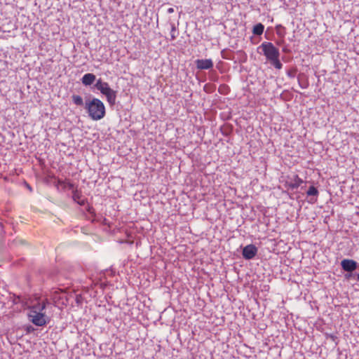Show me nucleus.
Returning a JSON list of instances; mask_svg holds the SVG:
<instances>
[{"mask_svg": "<svg viewBox=\"0 0 359 359\" xmlns=\"http://www.w3.org/2000/svg\"><path fill=\"white\" fill-rule=\"evenodd\" d=\"M46 309V302H39L32 306L29 312V320L36 326H43L47 323V317L44 310Z\"/></svg>", "mask_w": 359, "mask_h": 359, "instance_id": "f257e3e1", "label": "nucleus"}, {"mask_svg": "<svg viewBox=\"0 0 359 359\" xmlns=\"http://www.w3.org/2000/svg\"><path fill=\"white\" fill-rule=\"evenodd\" d=\"M86 108L88 116L93 121H99L103 118L106 114L104 103L98 98H93L86 103Z\"/></svg>", "mask_w": 359, "mask_h": 359, "instance_id": "f03ea898", "label": "nucleus"}, {"mask_svg": "<svg viewBox=\"0 0 359 359\" xmlns=\"http://www.w3.org/2000/svg\"><path fill=\"white\" fill-rule=\"evenodd\" d=\"M260 48L270 63L277 69H280L283 65L279 60V50L271 42L262 43Z\"/></svg>", "mask_w": 359, "mask_h": 359, "instance_id": "7ed1b4c3", "label": "nucleus"}, {"mask_svg": "<svg viewBox=\"0 0 359 359\" xmlns=\"http://www.w3.org/2000/svg\"><path fill=\"white\" fill-rule=\"evenodd\" d=\"M95 87L106 97L107 101L110 106L112 107L116 104V91L111 88L107 82L99 79L97 80Z\"/></svg>", "mask_w": 359, "mask_h": 359, "instance_id": "20e7f679", "label": "nucleus"}, {"mask_svg": "<svg viewBox=\"0 0 359 359\" xmlns=\"http://www.w3.org/2000/svg\"><path fill=\"white\" fill-rule=\"evenodd\" d=\"M284 182L286 188L295 189L300 187L301 184L304 183V181L298 176V175L292 174L287 175Z\"/></svg>", "mask_w": 359, "mask_h": 359, "instance_id": "39448f33", "label": "nucleus"}, {"mask_svg": "<svg viewBox=\"0 0 359 359\" xmlns=\"http://www.w3.org/2000/svg\"><path fill=\"white\" fill-rule=\"evenodd\" d=\"M257 253V248L256 246L250 244L243 248L242 255L245 259H251L255 257Z\"/></svg>", "mask_w": 359, "mask_h": 359, "instance_id": "423d86ee", "label": "nucleus"}, {"mask_svg": "<svg viewBox=\"0 0 359 359\" xmlns=\"http://www.w3.org/2000/svg\"><path fill=\"white\" fill-rule=\"evenodd\" d=\"M341 265L345 271L352 272L357 268V262L353 259H344L341 261Z\"/></svg>", "mask_w": 359, "mask_h": 359, "instance_id": "0eeeda50", "label": "nucleus"}, {"mask_svg": "<svg viewBox=\"0 0 359 359\" xmlns=\"http://www.w3.org/2000/svg\"><path fill=\"white\" fill-rule=\"evenodd\" d=\"M195 62L198 69H210L213 67V62L211 59H198Z\"/></svg>", "mask_w": 359, "mask_h": 359, "instance_id": "6e6552de", "label": "nucleus"}, {"mask_svg": "<svg viewBox=\"0 0 359 359\" xmlns=\"http://www.w3.org/2000/svg\"><path fill=\"white\" fill-rule=\"evenodd\" d=\"M73 200L81 205H83L86 203V198L82 195L81 192L78 189L73 191L72 194Z\"/></svg>", "mask_w": 359, "mask_h": 359, "instance_id": "1a4fd4ad", "label": "nucleus"}, {"mask_svg": "<svg viewBox=\"0 0 359 359\" xmlns=\"http://www.w3.org/2000/svg\"><path fill=\"white\" fill-rule=\"evenodd\" d=\"M96 76L93 74L87 73L81 79L82 83L85 86H90L95 81Z\"/></svg>", "mask_w": 359, "mask_h": 359, "instance_id": "9d476101", "label": "nucleus"}, {"mask_svg": "<svg viewBox=\"0 0 359 359\" xmlns=\"http://www.w3.org/2000/svg\"><path fill=\"white\" fill-rule=\"evenodd\" d=\"M56 186L59 187H62L63 189L68 188L69 189H73L74 185L69 182V180H62L60 179H57L56 182Z\"/></svg>", "mask_w": 359, "mask_h": 359, "instance_id": "9b49d317", "label": "nucleus"}, {"mask_svg": "<svg viewBox=\"0 0 359 359\" xmlns=\"http://www.w3.org/2000/svg\"><path fill=\"white\" fill-rule=\"evenodd\" d=\"M264 27L262 24L259 23L254 26L252 32L255 35H261L264 32Z\"/></svg>", "mask_w": 359, "mask_h": 359, "instance_id": "f8f14e48", "label": "nucleus"}, {"mask_svg": "<svg viewBox=\"0 0 359 359\" xmlns=\"http://www.w3.org/2000/svg\"><path fill=\"white\" fill-rule=\"evenodd\" d=\"M72 99L74 104H76V106L81 107L83 105V98L80 95H73L72 96Z\"/></svg>", "mask_w": 359, "mask_h": 359, "instance_id": "ddd939ff", "label": "nucleus"}, {"mask_svg": "<svg viewBox=\"0 0 359 359\" xmlns=\"http://www.w3.org/2000/svg\"><path fill=\"white\" fill-rule=\"evenodd\" d=\"M178 35L176 27L174 23L171 24L170 40H175Z\"/></svg>", "mask_w": 359, "mask_h": 359, "instance_id": "4468645a", "label": "nucleus"}, {"mask_svg": "<svg viewBox=\"0 0 359 359\" xmlns=\"http://www.w3.org/2000/svg\"><path fill=\"white\" fill-rule=\"evenodd\" d=\"M306 194L308 196H318V191L315 187L311 186L309 188Z\"/></svg>", "mask_w": 359, "mask_h": 359, "instance_id": "2eb2a0df", "label": "nucleus"}, {"mask_svg": "<svg viewBox=\"0 0 359 359\" xmlns=\"http://www.w3.org/2000/svg\"><path fill=\"white\" fill-rule=\"evenodd\" d=\"M167 11H168V13H172L174 12V8H169Z\"/></svg>", "mask_w": 359, "mask_h": 359, "instance_id": "dca6fc26", "label": "nucleus"}, {"mask_svg": "<svg viewBox=\"0 0 359 359\" xmlns=\"http://www.w3.org/2000/svg\"><path fill=\"white\" fill-rule=\"evenodd\" d=\"M279 27H282V26H281V25H278V26L276 27V28H277V29H278V28H279Z\"/></svg>", "mask_w": 359, "mask_h": 359, "instance_id": "f3484780", "label": "nucleus"}, {"mask_svg": "<svg viewBox=\"0 0 359 359\" xmlns=\"http://www.w3.org/2000/svg\"><path fill=\"white\" fill-rule=\"evenodd\" d=\"M357 279L359 281V273L358 274Z\"/></svg>", "mask_w": 359, "mask_h": 359, "instance_id": "a211bd4d", "label": "nucleus"}]
</instances>
